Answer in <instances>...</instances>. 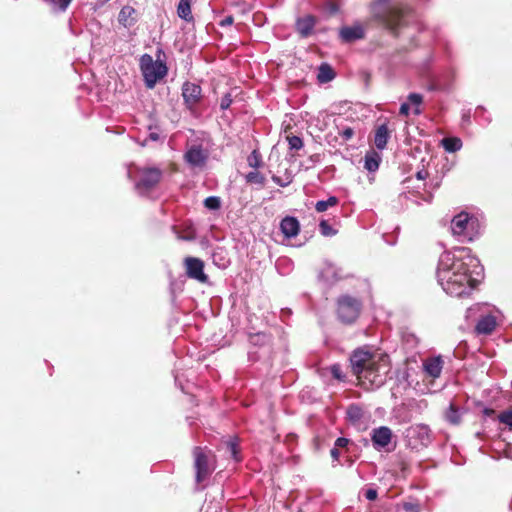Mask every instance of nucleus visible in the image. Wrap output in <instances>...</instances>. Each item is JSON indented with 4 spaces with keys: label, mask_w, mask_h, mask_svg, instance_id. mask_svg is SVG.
<instances>
[{
    "label": "nucleus",
    "mask_w": 512,
    "mask_h": 512,
    "mask_svg": "<svg viewBox=\"0 0 512 512\" xmlns=\"http://www.w3.org/2000/svg\"><path fill=\"white\" fill-rule=\"evenodd\" d=\"M136 13V10L129 5L122 7L118 14V22L123 25L125 28H130L136 23V18L133 15Z\"/></svg>",
    "instance_id": "22"
},
{
    "label": "nucleus",
    "mask_w": 512,
    "mask_h": 512,
    "mask_svg": "<svg viewBox=\"0 0 512 512\" xmlns=\"http://www.w3.org/2000/svg\"><path fill=\"white\" fill-rule=\"evenodd\" d=\"M336 314L343 324H353L359 317L362 309V301L349 294L340 295L336 301Z\"/></svg>",
    "instance_id": "5"
},
{
    "label": "nucleus",
    "mask_w": 512,
    "mask_h": 512,
    "mask_svg": "<svg viewBox=\"0 0 512 512\" xmlns=\"http://www.w3.org/2000/svg\"><path fill=\"white\" fill-rule=\"evenodd\" d=\"M484 414H485V415H487V416H490L491 414H493V410H492V409L485 408V409H484Z\"/></svg>",
    "instance_id": "56"
},
{
    "label": "nucleus",
    "mask_w": 512,
    "mask_h": 512,
    "mask_svg": "<svg viewBox=\"0 0 512 512\" xmlns=\"http://www.w3.org/2000/svg\"><path fill=\"white\" fill-rule=\"evenodd\" d=\"M140 70L142 72L145 86L149 89L155 87L158 81L163 79L168 72L166 63L160 60L154 61L149 54H143L140 58Z\"/></svg>",
    "instance_id": "4"
},
{
    "label": "nucleus",
    "mask_w": 512,
    "mask_h": 512,
    "mask_svg": "<svg viewBox=\"0 0 512 512\" xmlns=\"http://www.w3.org/2000/svg\"><path fill=\"white\" fill-rule=\"evenodd\" d=\"M346 277L347 275L343 269L331 262H325L319 274V278L329 286L336 284Z\"/></svg>",
    "instance_id": "12"
},
{
    "label": "nucleus",
    "mask_w": 512,
    "mask_h": 512,
    "mask_svg": "<svg viewBox=\"0 0 512 512\" xmlns=\"http://www.w3.org/2000/svg\"><path fill=\"white\" fill-rule=\"evenodd\" d=\"M128 177H129L130 179H132L131 170H128Z\"/></svg>",
    "instance_id": "58"
},
{
    "label": "nucleus",
    "mask_w": 512,
    "mask_h": 512,
    "mask_svg": "<svg viewBox=\"0 0 512 512\" xmlns=\"http://www.w3.org/2000/svg\"><path fill=\"white\" fill-rule=\"evenodd\" d=\"M392 0H374L370 4L372 18L380 25L397 36L401 28L415 24L422 30L417 21L414 9L407 5L390 6Z\"/></svg>",
    "instance_id": "2"
},
{
    "label": "nucleus",
    "mask_w": 512,
    "mask_h": 512,
    "mask_svg": "<svg viewBox=\"0 0 512 512\" xmlns=\"http://www.w3.org/2000/svg\"><path fill=\"white\" fill-rule=\"evenodd\" d=\"M390 135L386 124L380 125L375 132L374 143L379 150H383L388 142Z\"/></svg>",
    "instance_id": "25"
},
{
    "label": "nucleus",
    "mask_w": 512,
    "mask_h": 512,
    "mask_svg": "<svg viewBox=\"0 0 512 512\" xmlns=\"http://www.w3.org/2000/svg\"><path fill=\"white\" fill-rule=\"evenodd\" d=\"M350 363L353 373L360 378L364 377L366 379L370 378L373 366L375 365L373 354L364 348H358L353 351L350 356Z\"/></svg>",
    "instance_id": "7"
},
{
    "label": "nucleus",
    "mask_w": 512,
    "mask_h": 512,
    "mask_svg": "<svg viewBox=\"0 0 512 512\" xmlns=\"http://www.w3.org/2000/svg\"><path fill=\"white\" fill-rule=\"evenodd\" d=\"M510 509L512 510V498H511V502H510Z\"/></svg>",
    "instance_id": "60"
},
{
    "label": "nucleus",
    "mask_w": 512,
    "mask_h": 512,
    "mask_svg": "<svg viewBox=\"0 0 512 512\" xmlns=\"http://www.w3.org/2000/svg\"><path fill=\"white\" fill-rule=\"evenodd\" d=\"M364 496L369 501H374L377 499L378 492L376 489L369 488L365 491Z\"/></svg>",
    "instance_id": "46"
},
{
    "label": "nucleus",
    "mask_w": 512,
    "mask_h": 512,
    "mask_svg": "<svg viewBox=\"0 0 512 512\" xmlns=\"http://www.w3.org/2000/svg\"><path fill=\"white\" fill-rule=\"evenodd\" d=\"M331 457L334 461H338L340 457L339 448H336L335 446L330 451Z\"/></svg>",
    "instance_id": "53"
},
{
    "label": "nucleus",
    "mask_w": 512,
    "mask_h": 512,
    "mask_svg": "<svg viewBox=\"0 0 512 512\" xmlns=\"http://www.w3.org/2000/svg\"><path fill=\"white\" fill-rule=\"evenodd\" d=\"M280 230L286 238H293L300 231L299 221L296 217L286 216L280 222Z\"/></svg>",
    "instance_id": "19"
},
{
    "label": "nucleus",
    "mask_w": 512,
    "mask_h": 512,
    "mask_svg": "<svg viewBox=\"0 0 512 512\" xmlns=\"http://www.w3.org/2000/svg\"><path fill=\"white\" fill-rule=\"evenodd\" d=\"M249 343L252 346L248 351L249 361L270 360L272 355V336L270 334L265 332L250 334Z\"/></svg>",
    "instance_id": "6"
},
{
    "label": "nucleus",
    "mask_w": 512,
    "mask_h": 512,
    "mask_svg": "<svg viewBox=\"0 0 512 512\" xmlns=\"http://www.w3.org/2000/svg\"><path fill=\"white\" fill-rule=\"evenodd\" d=\"M233 102L232 96L230 93H226L220 101V109L227 110Z\"/></svg>",
    "instance_id": "43"
},
{
    "label": "nucleus",
    "mask_w": 512,
    "mask_h": 512,
    "mask_svg": "<svg viewBox=\"0 0 512 512\" xmlns=\"http://www.w3.org/2000/svg\"><path fill=\"white\" fill-rule=\"evenodd\" d=\"M320 161H321V155L318 153L309 156V158L307 160L308 165H307L306 169L313 167L316 163H319Z\"/></svg>",
    "instance_id": "45"
},
{
    "label": "nucleus",
    "mask_w": 512,
    "mask_h": 512,
    "mask_svg": "<svg viewBox=\"0 0 512 512\" xmlns=\"http://www.w3.org/2000/svg\"><path fill=\"white\" fill-rule=\"evenodd\" d=\"M186 274L189 278L195 279L200 283H206L208 276L204 272V262L195 257H187L185 259Z\"/></svg>",
    "instance_id": "13"
},
{
    "label": "nucleus",
    "mask_w": 512,
    "mask_h": 512,
    "mask_svg": "<svg viewBox=\"0 0 512 512\" xmlns=\"http://www.w3.org/2000/svg\"><path fill=\"white\" fill-rule=\"evenodd\" d=\"M483 266L468 247L444 251L438 261L437 281L451 296L470 294L483 277Z\"/></svg>",
    "instance_id": "1"
},
{
    "label": "nucleus",
    "mask_w": 512,
    "mask_h": 512,
    "mask_svg": "<svg viewBox=\"0 0 512 512\" xmlns=\"http://www.w3.org/2000/svg\"><path fill=\"white\" fill-rule=\"evenodd\" d=\"M148 130H149V134H148L147 138L141 144L142 146L147 145V142L149 140L156 142V141H158L160 139V135H159V133L157 131L158 128L156 126L149 125L148 126Z\"/></svg>",
    "instance_id": "41"
},
{
    "label": "nucleus",
    "mask_w": 512,
    "mask_h": 512,
    "mask_svg": "<svg viewBox=\"0 0 512 512\" xmlns=\"http://www.w3.org/2000/svg\"><path fill=\"white\" fill-rule=\"evenodd\" d=\"M234 22V18L233 16L231 15H228L226 16L225 18H223L220 22H219V26L221 27H227V26H230L232 25Z\"/></svg>",
    "instance_id": "49"
},
{
    "label": "nucleus",
    "mask_w": 512,
    "mask_h": 512,
    "mask_svg": "<svg viewBox=\"0 0 512 512\" xmlns=\"http://www.w3.org/2000/svg\"><path fill=\"white\" fill-rule=\"evenodd\" d=\"M193 455L195 458L196 481L200 483L204 481L212 472L209 455L208 452L201 447H195Z\"/></svg>",
    "instance_id": "9"
},
{
    "label": "nucleus",
    "mask_w": 512,
    "mask_h": 512,
    "mask_svg": "<svg viewBox=\"0 0 512 512\" xmlns=\"http://www.w3.org/2000/svg\"><path fill=\"white\" fill-rule=\"evenodd\" d=\"M475 118H479L481 124L488 125L491 117L487 115V110L483 106H478L475 110Z\"/></svg>",
    "instance_id": "37"
},
{
    "label": "nucleus",
    "mask_w": 512,
    "mask_h": 512,
    "mask_svg": "<svg viewBox=\"0 0 512 512\" xmlns=\"http://www.w3.org/2000/svg\"><path fill=\"white\" fill-rule=\"evenodd\" d=\"M486 305L477 304L467 309L466 317L471 318L473 315H476L478 312H481L483 309H486Z\"/></svg>",
    "instance_id": "44"
},
{
    "label": "nucleus",
    "mask_w": 512,
    "mask_h": 512,
    "mask_svg": "<svg viewBox=\"0 0 512 512\" xmlns=\"http://www.w3.org/2000/svg\"><path fill=\"white\" fill-rule=\"evenodd\" d=\"M399 113L402 116H408L410 113V106L408 103H402L399 109Z\"/></svg>",
    "instance_id": "51"
},
{
    "label": "nucleus",
    "mask_w": 512,
    "mask_h": 512,
    "mask_svg": "<svg viewBox=\"0 0 512 512\" xmlns=\"http://www.w3.org/2000/svg\"><path fill=\"white\" fill-rule=\"evenodd\" d=\"M192 0H179L177 5V15L182 20L191 23L194 21V16L191 10Z\"/></svg>",
    "instance_id": "24"
},
{
    "label": "nucleus",
    "mask_w": 512,
    "mask_h": 512,
    "mask_svg": "<svg viewBox=\"0 0 512 512\" xmlns=\"http://www.w3.org/2000/svg\"><path fill=\"white\" fill-rule=\"evenodd\" d=\"M288 145L291 150H300L303 148V140L299 136H288L287 137Z\"/></svg>",
    "instance_id": "39"
},
{
    "label": "nucleus",
    "mask_w": 512,
    "mask_h": 512,
    "mask_svg": "<svg viewBox=\"0 0 512 512\" xmlns=\"http://www.w3.org/2000/svg\"><path fill=\"white\" fill-rule=\"evenodd\" d=\"M204 206L211 211L219 210L221 208V199L218 196H209L204 200Z\"/></svg>",
    "instance_id": "35"
},
{
    "label": "nucleus",
    "mask_w": 512,
    "mask_h": 512,
    "mask_svg": "<svg viewBox=\"0 0 512 512\" xmlns=\"http://www.w3.org/2000/svg\"><path fill=\"white\" fill-rule=\"evenodd\" d=\"M208 157L209 152L204 149L201 144H194L190 146L184 154V160L186 163L194 168L204 167Z\"/></svg>",
    "instance_id": "11"
},
{
    "label": "nucleus",
    "mask_w": 512,
    "mask_h": 512,
    "mask_svg": "<svg viewBox=\"0 0 512 512\" xmlns=\"http://www.w3.org/2000/svg\"><path fill=\"white\" fill-rule=\"evenodd\" d=\"M349 442H350V440L348 438L338 437L335 440L334 446L336 448H344V447H346L349 444Z\"/></svg>",
    "instance_id": "48"
},
{
    "label": "nucleus",
    "mask_w": 512,
    "mask_h": 512,
    "mask_svg": "<svg viewBox=\"0 0 512 512\" xmlns=\"http://www.w3.org/2000/svg\"><path fill=\"white\" fill-rule=\"evenodd\" d=\"M182 97L185 107L193 112L202 99V88L196 83L186 81L182 85Z\"/></svg>",
    "instance_id": "10"
},
{
    "label": "nucleus",
    "mask_w": 512,
    "mask_h": 512,
    "mask_svg": "<svg viewBox=\"0 0 512 512\" xmlns=\"http://www.w3.org/2000/svg\"><path fill=\"white\" fill-rule=\"evenodd\" d=\"M423 367L427 375L432 378H438L443 369V360L441 356L429 358L424 362Z\"/></svg>",
    "instance_id": "20"
},
{
    "label": "nucleus",
    "mask_w": 512,
    "mask_h": 512,
    "mask_svg": "<svg viewBox=\"0 0 512 512\" xmlns=\"http://www.w3.org/2000/svg\"><path fill=\"white\" fill-rule=\"evenodd\" d=\"M226 450L235 462L242 460L237 438H231L226 442Z\"/></svg>",
    "instance_id": "30"
},
{
    "label": "nucleus",
    "mask_w": 512,
    "mask_h": 512,
    "mask_svg": "<svg viewBox=\"0 0 512 512\" xmlns=\"http://www.w3.org/2000/svg\"><path fill=\"white\" fill-rule=\"evenodd\" d=\"M407 437L415 441V446H428L431 442L430 429L424 424L409 427L407 429Z\"/></svg>",
    "instance_id": "14"
},
{
    "label": "nucleus",
    "mask_w": 512,
    "mask_h": 512,
    "mask_svg": "<svg viewBox=\"0 0 512 512\" xmlns=\"http://www.w3.org/2000/svg\"><path fill=\"white\" fill-rule=\"evenodd\" d=\"M498 419L501 423L506 424L510 428H512V410L503 411Z\"/></svg>",
    "instance_id": "42"
},
{
    "label": "nucleus",
    "mask_w": 512,
    "mask_h": 512,
    "mask_svg": "<svg viewBox=\"0 0 512 512\" xmlns=\"http://www.w3.org/2000/svg\"><path fill=\"white\" fill-rule=\"evenodd\" d=\"M336 77L333 68L328 63H321L318 67L317 80L324 84L332 81Z\"/></svg>",
    "instance_id": "27"
},
{
    "label": "nucleus",
    "mask_w": 512,
    "mask_h": 512,
    "mask_svg": "<svg viewBox=\"0 0 512 512\" xmlns=\"http://www.w3.org/2000/svg\"><path fill=\"white\" fill-rule=\"evenodd\" d=\"M347 420L352 425H360L364 422L365 411L359 404H350L346 410Z\"/></svg>",
    "instance_id": "21"
},
{
    "label": "nucleus",
    "mask_w": 512,
    "mask_h": 512,
    "mask_svg": "<svg viewBox=\"0 0 512 512\" xmlns=\"http://www.w3.org/2000/svg\"><path fill=\"white\" fill-rule=\"evenodd\" d=\"M272 181L281 187H286L290 184L291 180L283 181L279 176L273 175Z\"/></svg>",
    "instance_id": "50"
},
{
    "label": "nucleus",
    "mask_w": 512,
    "mask_h": 512,
    "mask_svg": "<svg viewBox=\"0 0 512 512\" xmlns=\"http://www.w3.org/2000/svg\"><path fill=\"white\" fill-rule=\"evenodd\" d=\"M162 178V171L159 168H145L140 171V176L135 181V189L139 194L145 195L157 186Z\"/></svg>",
    "instance_id": "8"
},
{
    "label": "nucleus",
    "mask_w": 512,
    "mask_h": 512,
    "mask_svg": "<svg viewBox=\"0 0 512 512\" xmlns=\"http://www.w3.org/2000/svg\"><path fill=\"white\" fill-rule=\"evenodd\" d=\"M482 227L479 217L468 212H460L451 220L453 235L460 237L462 241L475 240L480 235Z\"/></svg>",
    "instance_id": "3"
},
{
    "label": "nucleus",
    "mask_w": 512,
    "mask_h": 512,
    "mask_svg": "<svg viewBox=\"0 0 512 512\" xmlns=\"http://www.w3.org/2000/svg\"><path fill=\"white\" fill-rule=\"evenodd\" d=\"M218 257H219V262L224 261V259L222 257H220V255Z\"/></svg>",
    "instance_id": "59"
},
{
    "label": "nucleus",
    "mask_w": 512,
    "mask_h": 512,
    "mask_svg": "<svg viewBox=\"0 0 512 512\" xmlns=\"http://www.w3.org/2000/svg\"><path fill=\"white\" fill-rule=\"evenodd\" d=\"M381 157L376 152L367 153L365 155L364 168L369 172H375L379 168Z\"/></svg>",
    "instance_id": "29"
},
{
    "label": "nucleus",
    "mask_w": 512,
    "mask_h": 512,
    "mask_svg": "<svg viewBox=\"0 0 512 512\" xmlns=\"http://www.w3.org/2000/svg\"><path fill=\"white\" fill-rule=\"evenodd\" d=\"M247 163L250 167L254 168L255 170L260 168L263 164L260 152L256 149L253 150L247 157Z\"/></svg>",
    "instance_id": "33"
},
{
    "label": "nucleus",
    "mask_w": 512,
    "mask_h": 512,
    "mask_svg": "<svg viewBox=\"0 0 512 512\" xmlns=\"http://www.w3.org/2000/svg\"><path fill=\"white\" fill-rule=\"evenodd\" d=\"M219 255H220V253H217V252H215V253L213 254V261H214V263H215L216 265H218L219 267L226 268V267H227V264H228V261L224 260V261H223V263H218V262H217V258H218V256H219Z\"/></svg>",
    "instance_id": "52"
},
{
    "label": "nucleus",
    "mask_w": 512,
    "mask_h": 512,
    "mask_svg": "<svg viewBox=\"0 0 512 512\" xmlns=\"http://www.w3.org/2000/svg\"><path fill=\"white\" fill-rule=\"evenodd\" d=\"M316 18L312 15H305L296 20L295 27L302 38L310 36L314 30Z\"/></svg>",
    "instance_id": "18"
},
{
    "label": "nucleus",
    "mask_w": 512,
    "mask_h": 512,
    "mask_svg": "<svg viewBox=\"0 0 512 512\" xmlns=\"http://www.w3.org/2000/svg\"><path fill=\"white\" fill-rule=\"evenodd\" d=\"M319 230L320 233L326 237L334 236L337 233V231L326 220L320 221Z\"/></svg>",
    "instance_id": "36"
},
{
    "label": "nucleus",
    "mask_w": 512,
    "mask_h": 512,
    "mask_svg": "<svg viewBox=\"0 0 512 512\" xmlns=\"http://www.w3.org/2000/svg\"><path fill=\"white\" fill-rule=\"evenodd\" d=\"M496 317L491 313L481 312L475 325V332L478 335H490L496 328Z\"/></svg>",
    "instance_id": "16"
},
{
    "label": "nucleus",
    "mask_w": 512,
    "mask_h": 512,
    "mask_svg": "<svg viewBox=\"0 0 512 512\" xmlns=\"http://www.w3.org/2000/svg\"><path fill=\"white\" fill-rule=\"evenodd\" d=\"M245 180L249 184H257L263 186L265 184L266 178L263 174L257 170H254L245 175Z\"/></svg>",
    "instance_id": "32"
},
{
    "label": "nucleus",
    "mask_w": 512,
    "mask_h": 512,
    "mask_svg": "<svg viewBox=\"0 0 512 512\" xmlns=\"http://www.w3.org/2000/svg\"><path fill=\"white\" fill-rule=\"evenodd\" d=\"M470 119H471L470 110H467V112L462 115V121L469 124Z\"/></svg>",
    "instance_id": "55"
},
{
    "label": "nucleus",
    "mask_w": 512,
    "mask_h": 512,
    "mask_svg": "<svg viewBox=\"0 0 512 512\" xmlns=\"http://www.w3.org/2000/svg\"><path fill=\"white\" fill-rule=\"evenodd\" d=\"M428 176V172L425 169H421L416 173V178L418 180H425Z\"/></svg>",
    "instance_id": "54"
},
{
    "label": "nucleus",
    "mask_w": 512,
    "mask_h": 512,
    "mask_svg": "<svg viewBox=\"0 0 512 512\" xmlns=\"http://www.w3.org/2000/svg\"><path fill=\"white\" fill-rule=\"evenodd\" d=\"M441 145L446 152L455 153L462 148V140L459 137H444Z\"/></svg>",
    "instance_id": "28"
},
{
    "label": "nucleus",
    "mask_w": 512,
    "mask_h": 512,
    "mask_svg": "<svg viewBox=\"0 0 512 512\" xmlns=\"http://www.w3.org/2000/svg\"><path fill=\"white\" fill-rule=\"evenodd\" d=\"M339 36L344 43H352L365 37V31L362 25L343 26L339 30Z\"/></svg>",
    "instance_id": "17"
},
{
    "label": "nucleus",
    "mask_w": 512,
    "mask_h": 512,
    "mask_svg": "<svg viewBox=\"0 0 512 512\" xmlns=\"http://www.w3.org/2000/svg\"><path fill=\"white\" fill-rule=\"evenodd\" d=\"M408 101L415 106L414 108V114L415 115H420L421 114V110L419 109V106L423 103V96L419 93H410L408 95Z\"/></svg>",
    "instance_id": "34"
},
{
    "label": "nucleus",
    "mask_w": 512,
    "mask_h": 512,
    "mask_svg": "<svg viewBox=\"0 0 512 512\" xmlns=\"http://www.w3.org/2000/svg\"><path fill=\"white\" fill-rule=\"evenodd\" d=\"M329 371L334 379L338 381H344L346 378V375L342 371V367L340 364L336 363L329 367Z\"/></svg>",
    "instance_id": "38"
},
{
    "label": "nucleus",
    "mask_w": 512,
    "mask_h": 512,
    "mask_svg": "<svg viewBox=\"0 0 512 512\" xmlns=\"http://www.w3.org/2000/svg\"><path fill=\"white\" fill-rule=\"evenodd\" d=\"M401 339L402 345L407 352L413 353L417 349L419 338L412 331L408 329L402 330Z\"/></svg>",
    "instance_id": "23"
},
{
    "label": "nucleus",
    "mask_w": 512,
    "mask_h": 512,
    "mask_svg": "<svg viewBox=\"0 0 512 512\" xmlns=\"http://www.w3.org/2000/svg\"><path fill=\"white\" fill-rule=\"evenodd\" d=\"M339 199L336 196H329L326 200H319L315 204V210L319 213L327 211L329 208L336 206Z\"/></svg>",
    "instance_id": "31"
},
{
    "label": "nucleus",
    "mask_w": 512,
    "mask_h": 512,
    "mask_svg": "<svg viewBox=\"0 0 512 512\" xmlns=\"http://www.w3.org/2000/svg\"><path fill=\"white\" fill-rule=\"evenodd\" d=\"M403 509L406 512H420V508L417 504L411 503V502H405L403 504Z\"/></svg>",
    "instance_id": "47"
},
{
    "label": "nucleus",
    "mask_w": 512,
    "mask_h": 512,
    "mask_svg": "<svg viewBox=\"0 0 512 512\" xmlns=\"http://www.w3.org/2000/svg\"><path fill=\"white\" fill-rule=\"evenodd\" d=\"M464 410L456 406L454 403H450L448 409L445 412V419L452 425H458L461 422Z\"/></svg>",
    "instance_id": "26"
},
{
    "label": "nucleus",
    "mask_w": 512,
    "mask_h": 512,
    "mask_svg": "<svg viewBox=\"0 0 512 512\" xmlns=\"http://www.w3.org/2000/svg\"><path fill=\"white\" fill-rule=\"evenodd\" d=\"M175 383L176 385H179V387L184 390L183 386L181 385V383L179 382V379H178V376H175Z\"/></svg>",
    "instance_id": "57"
},
{
    "label": "nucleus",
    "mask_w": 512,
    "mask_h": 512,
    "mask_svg": "<svg viewBox=\"0 0 512 512\" xmlns=\"http://www.w3.org/2000/svg\"><path fill=\"white\" fill-rule=\"evenodd\" d=\"M392 439V431L387 426H380L378 428H374L371 432V441L373 447L380 451L389 445Z\"/></svg>",
    "instance_id": "15"
},
{
    "label": "nucleus",
    "mask_w": 512,
    "mask_h": 512,
    "mask_svg": "<svg viewBox=\"0 0 512 512\" xmlns=\"http://www.w3.org/2000/svg\"><path fill=\"white\" fill-rule=\"evenodd\" d=\"M338 129V135L343 139V141H349L354 136V129L351 127H343L340 128L339 125H337Z\"/></svg>",
    "instance_id": "40"
}]
</instances>
